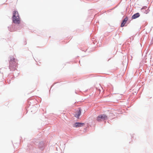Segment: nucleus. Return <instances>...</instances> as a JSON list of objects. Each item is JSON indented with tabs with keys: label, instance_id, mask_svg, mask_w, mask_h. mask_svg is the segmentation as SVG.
Segmentation results:
<instances>
[{
	"label": "nucleus",
	"instance_id": "nucleus-2",
	"mask_svg": "<svg viewBox=\"0 0 153 153\" xmlns=\"http://www.w3.org/2000/svg\"><path fill=\"white\" fill-rule=\"evenodd\" d=\"M107 117L105 114H101L98 116L96 120L98 121H101L103 120H106Z\"/></svg>",
	"mask_w": 153,
	"mask_h": 153
},
{
	"label": "nucleus",
	"instance_id": "nucleus-4",
	"mask_svg": "<svg viewBox=\"0 0 153 153\" xmlns=\"http://www.w3.org/2000/svg\"><path fill=\"white\" fill-rule=\"evenodd\" d=\"M128 20V18L127 17H126L125 19L123 20L122 23H121V27H124L126 23V22Z\"/></svg>",
	"mask_w": 153,
	"mask_h": 153
},
{
	"label": "nucleus",
	"instance_id": "nucleus-6",
	"mask_svg": "<svg viewBox=\"0 0 153 153\" xmlns=\"http://www.w3.org/2000/svg\"><path fill=\"white\" fill-rule=\"evenodd\" d=\"M140 16V14L138 13H135V14H134L132 16V18L133 19H135L139 17Z\"/></svg>",
	"mask_w": 153,
	"mask_h": 153
},
{
	"label": "nucleus",
	"instance_id": "nucleus-5",
	"mask_svg": "<svg viewBox=\"0 0 153 153\" xmlns=\"http://www.w3.org/2000/svg\"><path fill=\"white\" fill-rule=\"evenodd\" d=\"M81 114V111L80 109H79L78 111H77L75 114V117H76L77 118H79L80 115Z\"/></svg>",
	"mask_w": 153,
	"mask_h": 153
},
{
	"label": "nucleus",
	"instance_id": "nucleus-1",
	"mask_svg": "<svg viewBox=\"0 0 153 153\" xmlns=\"http://www.w3.org/2000/svg\"><path fill=\"white\" fill-rule=\"evenodd\" d=\"M12 18L13 23L16 24H19L20 23L19 18L17 11H14L13 12Z\"/></svg>",
	"mask_w": 153,
	"mask_h": 153
},
{
	"label": "nucleus",
	"instance_id": "nucleus-3",
	"mask_svg": "<svg viewBox=\"0 0 153 153\" xmlns=\"http://www.w3.org/2000/svg\"><path fill=\"white\" fill-rule=\"evenodd\" d=\"M84 125V123L76 122L74 125L73 126L74 127H79L82 126Z\"/></svg>",
	"mask_w": 153,
	"mask_h": 153
},
{
	"label": "nucleus",
	"instance_id": "nucleus-7",
	"mask_svg": "<svg viewBox=\"0 0 153 153\" xmlns=\"http://www.w3.org/2000/svg\"><path fill=\"white\" fill-rule=\"evenodd\" d=\"M15 59L14 58H13L10 61V65H16V62L15 61Z\"/></svg>",
	"mask_w": 153,
	"mask_h": 153
}]
</instances>
